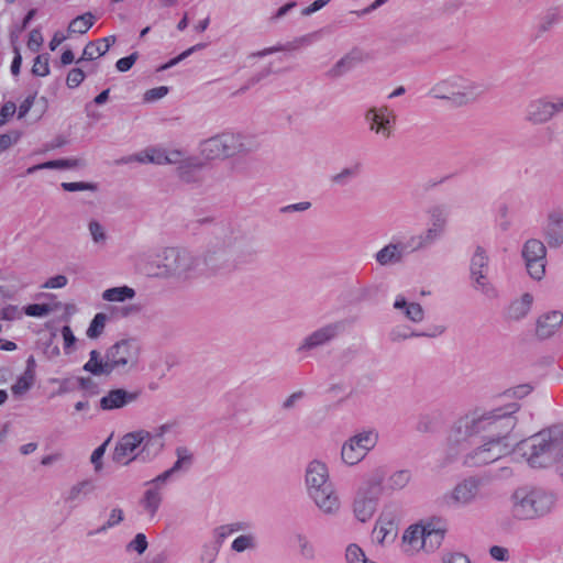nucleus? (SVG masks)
Returning <instances> with one entry per match:
<instances>
[{
    "label": "nucleus",
    "mask_w": 563,
    "mask_h": 563,
    "mask_svg": "<svg viewBox=\"0 0 563 563\" xmlns=\"http://www.w3.org/2000/svg\"><path fill=\"white\" fill-rule=\"evenodd\" d=\"M176 461L173 466L155 477L156 483H168L174 476L187 473L194 464V452L184 445L175 449Z\"/></svg>",
    "instance_id": "b1692460"
},
{
    "label": "nucleus",
    "mask_w": 563,
    "mask_h": 563,
    "mask_svg": "<svg viewBox=\"0 0 563 563\" xmlns=\"http://www.w3.org/2000/svg\"><path fill=\"white\" fill-rule=\"evenodd\" d=\"M362 62L361 54L351 52L339 59L329 70L328 76L332 79L340 78L351 71L356 65Z\"/></svg>",
    "instance_id": "72a5a7b5"
},
{
    "label": "nucleus",
    "mask_w": 563,
    "mask_h": 563,
    "mask_svg": "<svg viewBox=\"0 0 563 563\" xmlns=\"http://www.w3.org/2000/svg\"><path fill=\"white\" fill-rule=\"evenodd\" d=\"M147 549V540L145 534L137 533L135 538L128 544V550H132L142 554Z\"/></svg>",
    "instance_id": "69168bd1"
},
{
    "label": "nucleus",
    "mask_w": 563,
    "mask_h": 563,
    "mask_svg": "<svg viewBox=\"0 0 563 563\" xmlns=\"http://www.w3.org/2000/svg\"><path fill=\"white\" fill-rule=\"evenodd\" d=\"M22 318V311L19 309L18 306L9 305L4 308L0 309V319L12 321L18 320Z\"/></svg>",
    "instance_id": "0e129e2a"
},
{
    "label": "nucleus",
    "mask_w": 563,
    "mask_h": 563,
    "mask_svg": "<svg viewBox=\"0 0 563 563\" xmlns=\"http://www.w3.org/2000/svg\"><path fill=\"white\" fill-rule=\"evenodd\" d=\"M485 90L482 82L453 76L433 85L429 93L435 99L448 100L455 106H464L475 101Z\"/></svg>",
    "instance_id": "1a4fd4ad"
},
{
    "label": "nucleus",
    "mask_w": 563,
    "mask_h": 563,
    "mask_svg": "<svg viewBox=\"0 0 563 563\" xmlns=\"http://www.w3.org/2000/svg\"><path fill=\"white\" fill-rule=\"evenodd\" d=\"M378 439V431L374 428L356 432L341 448L342 462L349 466L358 464L377 445Z\"/></svg>",
    "instance_id": "4468645a"
},
{
    "label": "nucleus",
    "mask_w": 563,
    "mask_h": 563,
    "mask_svg": "<svg viewBox=\"0 0 563 563\" xmlns=\"http://www.w3.org/2000/svg\"><path fill=\"white\" fill-rule=\"evenodd\" d=\"M175 422H166L153 431L140 429L124 434L115 444L112 460L121 465L132 461H152L161 454L165 446V435L173 431Z\"/></svg>",
    "instance_id": "f03ea898"
},
{
    "label": "nucleus",
    "mask_w": 563,
    "mask_h": 563,
    "mask_svg": "<svg viewBox=\"0 0 563 563\" xmlns=\"http://www.w3.org/2000/svg\"><path fill=\"white\" fill-rule=\"evenodd\" d=\"M168 93V87L159 86L152 88L144 93L143 100L145 102H154L164 98Z\"/></svg>",
    "instance_id": "e2e57ef3"
},
{
    "label": "nucleus",
    "mask_w": 563,
    "mask_h": 563,
    "mask_svg": "<svg viewBox=\"0 0 563 563\" xmlns=\"http://www.w3.org/2000/svg\"><path fill=\"white\" fill-rule=\"evenodd\" d=\"M166 484L167 483H156L155 478L145 483L147 488L140 500V505L150 518H154L162 504V489Z\"/></svg>",
    "instance_id": "bb28decb"
},
{
    "label": "nucleus",
    "mask_w": 563,
    "mask_h": 563,
    "mask_svg": "<svg viewBox=\"0 0 563 563\" xmlns=\"http://www.w3.org/2000/svg\"><path fill=\"white\" fill-rule=\"evenodd\" d=\"M30 285V280L24 275L15 273L7 274L0 279V296L11 299Z\"/></svg>",
    "instance_id": "c756f323"
},
{
    "label": "nucleus",
    "mask_w": 563,
    "mask_h": 563,
    "mask_svg": "<svg viewBox=\"0 0 563 563\" xmlns=\"http://www.w3.org/2000/svg\"><path fill=\"white\" fill-rule=\"evenodd\" d=\"M563 325V312L550 310L541 313L536 320V335L545 340L559 332Z\"/></svg>",
    "instance_id": "a878e982"
},
{
    "label": "nucleus",
    "mask_w": 563,
    "mask_h": 563,
    "mask_svg": "<svg viewBox=\"0 0 563 563\" xmlns=\"http://www.w3.org/2000/svg\"><path fill=\"white\" fill-rule=\"evenodd\" d=\"M260 141L251 133L225 131L200 143V154L209 161L247 155L260 148Z\"/></svg>",
    "instance_id": "0eeeda50"
},
{
    "label": "nucleus",
    "mask_w": 563,
    "mask_h": 563,
    "mask_svg": "<svg viewBox=\"0 0 563 563\" xmlns=\"http://www.w3.org/2000/svg\"><path fill=\"white\" fill-rule=\"evenodd\" d=\"M93 24V15L90 13L82 14L75 18L68 26V31L71 33H86Z\"/></svg>",
    "instance_id": "09e8293b"
},
{
    "label": "nucleus",
    "mask_w": 563,
    "mask_h": 563,
    "mask_svg": "<svg viewBox=\"0 0 563 563\" xmlns=\"http://www.w3.org/2000/svg\"><path fill=\"white\" fill-rule=\"evenodd\" d=\"M542 235L550 249L563 245V207L558 206L549 210L542 227Z\"/></svg>",
    "instance_id": "aec40b11"
},
{
    "label": "nucleus",
    "mask_w": 563,
    "mask_h": 563,
    "mask_svg": "<svg viewBox=\"0 0 563 563\" xmlns=\"http://www.w3.org/2000/svg\"><path fill=\"white\" fill-rule=\"evenodd\" d=\"M67 283L68 279L65 275H56L48 278L42 287L46 289H57L65 287Z\"/></svg>",
    "instance_id": "774afa93"
},
{
    "label": "nucleus",
    "mask_w": 563,
    "mask_h": 563,
    "mask_svg": "<svg viewBox=\"0 0 563 563\" xmlns=\"http://www.w3.org/2000/svg\"><path fill=\"white\" fill-rule=\"evenodd\" d=\"M141 356L142 344L140 341L135 338H125L110 345L103 357L98 351L92 350L84 369L96 376L112 373L126 375L139 369Z\"/></svg>",
    "instance_id": "7ed1b4c3"
},
{
    "label": "nucleus",
    "mask_w": 563,
    "mask_h": 563,
    "mask_svg": "<svg viewBox=\"0 0 563 563\" xmlns=\"http://www.w3.org/2000/svg\"><path fill=\"white\" fill-rule=\"evenodd\" d=\"M410 247L409 242L407 244L402 242L391 241L384 245L374 254V258L379 266L389 267L395 266L404 262L407 249Z\"/></svg>",
    "instance_id": "393cba45"
},
{
    "label": "nucleus",
    "mask_w": 563,
    "mask_h": 563,
    "mask_svg": "<svg viewBox=\"0 0 563 563\" xmlns=\"http://www.w3.org/2000/svg\"><path fill=\"white\" fill-rule=\"evenodd\" d=\"M298 554L305 561H313L317 558V549L310 538L302 533L298 532L294 537Z\"/></svg>",
    "instance_id": "58836bf2"
},
{
    "label": "nucleus",
    "mask_w": 563,
    "mask_h": 563,
    "mask_svg": "<svg viewBox=\"0 0 563 563\" xmlns=\"http://www.w3.org/2000/svg\"><path fill=\"white\" fill-rule=\"evenodd\" d=\"M87 229L93 245L104 247L108 242V233L103 224L96 219H91L87 223Z\"/></svg>",
    "instance_id": "37998d69"
},
{
    "label": "nucleus",
    "mask_w": 563,
    "mask_h": 563,
    "mask_svg": "<svg viewBox=\"0 0 563 563\" xmlns=\"http://www.w3.org/2000/svg\"><path fill=\"white\" fill-rule=\"evenodd\" d=\"M150 161L156 165H179L178 173L181 178H185V168L194 165L192 159L185 158L184 152L179 150L150 147Z\"/></svg>",
    "instance_id": "4be33fe9"
},
{
    "label": "nucleus",
    "mask_w": 563,
    "mask_h": 563,
    "mask_svg": "<svg viewBox=\"0 0 563 563\" xmlns=\"http://www.w3.org/2000/svg\"><path fill=\"white\" fill-rule=\"evenodd\" d=\"M393 309L398 311L407 321L421 323L424 320V309L419 302L409 301L404 295H397L393 302Z\"/></svg>",
    "instance_id": "cd10ccee"
},
{
    "label": "nucleus",
    "mask_w": 563,
    "mask_h": 563,
    "mask_svg": "<svg viewBox=\"0 0 563 563\" xmlns=\"http://www.w3.org/2000/svg\"><path fill=\"white\" fill-rule=\"evenodd\" d=\"M519 405L511 402L492 409H476L460 418L451 428L446 439L450 460H454L465 450L468 440L475 435L509 444L508 437L518 422L516 413Z\"/></svg>",
    "instance_id": "f257e3e1"
},
{
    "label": "nucleus",
    "mask_w": 563,
    "mask_h": 563,
    "mask_svg": "<svg viewBox=\"0 0 563 563\" xmlns=\"http://www.w3.org/2000/svg\"><path fill=\"white\" fill-rule=\"evenodd\" d=\"M420 332L412 331L409 325L399 324L394 327L389 333L388 338L393 343H399L410 338L422 336Z\"/></svg>",
    "instance_id": "a18cd8bd"
},
{
    "label": "nucleus",
    "mask_w": 563,
    "mask_h": 563,
    "mask_svg": "<svg viewBox=\"0 0 563 563\" xmlns=\"http://www.w3.org/2000/svg\"><path fill=\"white\" fill-rule=\"evenodd\" d=\"M397 534V529L394 527L385 526L379 519L376 521V526L373 530V536L378 543H384L388 538L394 539Z\"/></svg>",
    "instance_id": "603ef678"
},
{
    "label": "nucleus",
    "mask_w": 563,
    "mask_h": 563,
    "mask_svg": "<svg viewBox=\"0 0 563 563\" xmlns=\"http://www.w3.org/2000/svg\"><path fill=\"white\" fill-rule=\"evenodd\" d=\"M249 523L244 521H235L227 525H222L214 529L213 531V538L214 542L218 543L220 547L223 543V541L233 536L238 532H245L249 529Z\"/></svg>",
    "instance_id": "4c0bfd02"
},
{
    "label": "nucleus",
    "mask_w": 563,
    "mask_h": 563,
    "mask_svg": "<svg viewBox=\"0 0 563 563\" xmlns=\"http://www.w3.org/2000/svg\"><path fill=\"white\" fill-rule=\"evenodd\" d=\"M139 395V391H128L122 388L112 389L100 399V407L103 410L119 409L134 402Z\"/></svg>",
    "instance_id": "c85d7f7f"
},
{
    "label": "nucleus",
    "mask_w": 563,
    "mask_h": 563,
    "mask_svg": "<svg viewBox=\"0 0 563 563\" xmlns=\"http://www.w3.org/2000/svg\"><path fill=\"white\" fill-rule=\"evenodd\" d=\"M364 119L369 131L388 139L395 122V112L387 106L372 107L366 110Z\"/></svg>",
    "instance_id": "6ab92c4d"
},
{
    "label": "nucleus",
    "mask_w": 563,
    "mask_h": 563,
    "mask_svg": "<svg viewBox=\"0 0 563 563\" xmlns=\"http://www.w3.org/2000/svg\"><path fill=\"white\" fill-rule=\"evenodd\" d=\"M429 227L421 233L409 239L412 252H418L433 245L440 240L446 230L449 221V209L444 205L431 206L427 211Z\"/></svg>",
    "instance_id": "f8f14e48"
},
{
    "label": "nucleus",
    "mask_w": 563,
    "mask_h": 563,
    "mask_svg": "<svg viewBox=\"0 0 563 563\" xmlns=\"http://www.w3.org/2000/svg\"><path fill=\"white\" fill-rule=\"evenodd\" d=\"M255 254V249L243 238H235L227 245L210 246L199 256L202 275L220 273L238 262H249Z\"/></svg>",
    "instance_id": "6e6552de"
},
{
    "label": "nucleus",
    "mask_w": 563,
    "mask_h": 563,
    "mask_svg": "<svg viewBox=\"0 0 563 563\" xmlns=\"http://www.w3.org/2000/svg\"><path fill=\"white\" fill-rule=\"evenodd\" d=\"M32 73L41 77H45L49 74L48 57L46 55H38L35 58Z\"/></svg>",
    "instance_id": "6e6d98bb"
},
{
    "label": "nucleus",
    "mask_w": 563,
    "mask_h": 563,
    "mask_svg": "<svg viewBox=\"0 0 563 563\" xmlns=\"http://www.w3.org/2000/svg\"><path fill=\"white\" fill-rule=\"evenodd\" d=\"M43 44V36L40 30L34 29L30 32L27 47L32 52H37Z\"/></svg>",
    "instance_id": "338daca9"
},
{
    "label": "nucleus",
    "mask_w": 563,
    "mask_h": 563,
    "mask_svg": "<svg viewBox=\"0 0 563 563\" xmlns=\"http://www.w3.org/2000/svg\"><path fill=\"white\" fill-rule=\"evenodd\" d=\"M115 41L117 37L114 35H110L95 42H89L85 46L82 55L77 60V64L84 60H93L100 56H103L109 51V48L115 43Z\"/></svg>",
    "instance_id": "2f4dec72"
},
{
    "label": "nucleus",
    "mask_w": 563,
    "mask_h": 563,
    "mask_svg": "<svg viewBox=\"0 0 563 563\" xmlns=\"http://www.w3.org/2000/svg\"><path fill=\"white\" fill-rule=\"evenodd\" d=\"M515 450L531 467H548L562 460L563 431L558 427L542 430L518 442Z\"/></svg>",
    "instance_id": "39448f33"
},
{
    "label": "nucleus",
    "mask_w": 563,
    "mask_h": 563,
    "mask_svg": "<svg viewBox=\"0 0 563 563\" xmlns=\"http://www.w3.org/2000/svg\"><path fill=\"white\" fill-rule=\"evenodd\" d=\"M257 547L256 537L253 532H246L236 537L232 544L231 550L236 553H242L244 551L255 550Z\"/></svg>",
    "instance_id": "c03bdc74"
},
{
    "label": "nucleus",
    "mask_w": 563,
    "mask_h": 563,
    "mask_svg": "<svg viewBox=\"0 0 563 563\" xmlns=\"http://www.w3.org/2000/svg\"><path fill=\"white\" fill-rule=\"evenodd\" d=\"M53 311L52 307L46 303H33L24 308V313L30 317L43 318Z\"/></svg>",
    "instance_id": "5fc2aeb1"
},
{
    "label": "nucleus",
    "mask_w": 563,
    "mask_h": 563,
    "mask_svg": "<svg viewBox=\"0 0 563 563\" xmlns=\"http://www.w3.org/2000/svg\"><path fill=\"white\" fill-rule=\"evenodd\" d=\"M60 332L63 336L64 351L66 354H70L74 351L77 339L68 325H64Z\"/></svg>",
    "instance_id": "4d7b16f0"
},
{
    "label": "nucleus",
    "mask_w": 563,
    "mask_h": 563,
    "mask_svg": "<svg viewBox=\"0 0 563 563\" xmlns=\"http://www.w3.org/2000/svg\"><path fill=\"white\" fill-rule=\"evenodd\" d=\"M123 519H124L123 510L119 507H115V508L111 509L107 521L102 526H100L95 531V533H103V532L108 531L109 529L121 523L123 521ZM89 534L91 536V534H93V532H89Z\"/></svg>",
    "instance_id": "8fccbe9b"
},
{
    "label": "nucleus",
    "mask_w": 563,
    "mask_h": 563,
    "mask_svg": "<svg viewBox=\"0 0 563 563\" xmlns=\"http://www.w3.org/2000/svg\"><path fill=\"white\" fill-rule=\"evenodd\" d=\"M510 516L517 521H532L552 514L556 495L543 487L522 485L512 490L508 500Z\"/></svg>",
    "instance_id": "20e7f679"
},
{
    "label": "nucleus",
    "mask_w": 563,
    "mask_h": 563,
    "mask_svg": "<svg viewBox=\"0 0 563 563\" xmlns=\"http://www.w3.org/2000/svg\"><path fill=\"white\" fill-rule=\"evenodd\" d=\"M482 486L483 481L478 476L464 477L439 498V504L449 509L468 507L481 497Z\"/></svg>",
    "instance_id": "ddd939ff"
},
{
    "label": "nucleus",
    "mask_w": 563,
    "mask_h": 563,
    "mask_svg": "<svg viewBox=\"0 0 563 563\" xmlns=\"http://www.w3.org/2000/svg\"><path fill=\"white\" fill-rule=\"evenodd\" d=\"M60 186H62V188L65 191H70V192H74V191H85V190L95 191L97 189L95 184L84 183V181L62 183Z\"/></svg>",
    "instance_id": "680f3d73"
},
{
    "label": "nucleus",
    "mask_w": 563,
    "mask_h": 563,
    "mask_svg": "<svg viewBox=\"0 0 563 563\" xmlns=\"http://www.w3.org/2000/svg\"><path fill=\"white\" fill-rule=\"evenodd\" d=\"M220 545L213 542H207L201 547L199 563H216L219 555Z\"/></svg>",
    "instance_id": "3c124183"
},
{
    "label": "nucleus",
    "mask_w": 563,
    "mask_h": 563,
    "mask_svg": "<svg viewBox=\"0 0 563 563\" xmlns=\"http://www.w3.org/2000/svg\"><path fill=\"white\" fill-rule=\"evenodd\" d=\"M200 257L184 247H166L158 256L155 276L186 283L202 275Z\"/></svg>",
    "instance_id": "423d86ee"
},
{
    "label": "nucleus",
    "mask_w": 563,
    "mask_h": 563,
    "mask_svg": "<svg viewBox=\"0 0 563 563\" xmlns=\"http://www.w3.org/2000/svg\"><path fill=\"white\" fill-rule=\"evenodd\" d=\"M331 484L333 482L331 481L328 464L318 459L311 460L305 470L306 494Z\"/></svg>",
    "instance_id": "412c9836"
},
{
    "label": "nucleus",
    "mask_w": 563,
    "mask_h": 563,
    "mask_svg": "<svg viewBox=\"0 0 563 563\" xmlns=\"http://www.w3.org/2000/svg\"><path fill=\"white\" fill-rule=\"evenodd\" d=\"M489 275V255L485 247L477 245L470 262V277Z\"/></svg>",
    "instance_id": "c9c22d12"
},
{
    "label": "nucleus",
    "mask_w": 563,
    "mask_h": 563,
    "mask_svg": "<svg viewBox=\"0 0 563 563\" xmlns=\"http://www.w3.org/2000/svg\"><path fill=\"white\" fill-rule=\"evenodd\" d=\"M521 256L529 276L537 282L542 280L547 267L545 244L539 239H529L522 245Z\"/></svg>",
    "instance_id": "dca6fc26"
},
{
    "label": "nucleus",
    "mask_w": 563,
    "mask_h": 563,
    "mask_svg": "<svg viewBox=\"0 0 563 563\" xmlns=\"http://www.w3.org/2000/svg\"><path fill=\"white\" fill-rule=\"evenodd\" d=\"M35 360L30 356L26 361L24 373L18 378L15 384L12 385V393L16 396L25 394L35 382Z\"/></svg>",
    "instance_id": "f704fd0d"
},
{
    "label": "nucleus",
    "mask_w": 563,
    "mask_h": 563,
    "mask_svg": "<svg viewBox=\"0 0 563 563\" xmlns=\"http://www.w3.org/2000/svg\"><path fill=\"white\" fill-rule=\"evenodd\" d=\"M307 496L322 516L327 518L340 516L343 505L334 483L309 492Z\"/></svg>",
    "instance_id": "f3484780"
},
{
    "label": "nucleus",
    "mask_w": 563,
    "mask_h": 563,
    "mask_svg": "<svg viewBox=\"0 0 563 563\" xmlns=\"http://www.w3.org/2000/svg\"><path fill=\"white\" fill-rule=\"evenodd\" d=\"M108 441H106L103 444L99 445L97 449H95L90 455V462L93 464L95 472H100L102 470V457L106 453Z\"/></svg>",
    "instance_id": "052dcab7"
},
{
    "label": "nucleus",
    "mask_w": 563,
    "mask_h": 563,
    "mask_svg": "<svg viewBox=\"0 0 563 563\" xmlns=\"http://www.w3.org/2000/svg\"><path fill=\"white\" fill-rule=\"evenodd\" d=\"M563 111V97L555 101L536 99L528 103L525 111V120L531 124H543L550 121L555 113Z\"/></svg>",
    "instance_id": "a211bd4d"
},
{
    "label": "nucleus",
    "mask_w": 563,
    "mask_h": 563,
    "mask_svg": "<svg viewBox=\"0 0 563 563\" xmlns=\"http://www.w3.org/2000/svg\"><path fill=\"white\" fill-rule=\"evenodd\" d=\"M473 289L488 299H494L498 296V291L494 284L489 280L488 275H479L470 277Z\"/></svg>",
    "instance_id": "a19ab883"
},
{
    "label": "nucleus",
    "mask_w": 563,
    "mask_h": 563,
    "mask_svg": "<svg viewBox=\"0 0 563 563\" xmlns=\"http://www.w3.org/2000/svg\"><path fill=\"white\" fill-rule=\"evenodd\" d=\"M533 296L529 292H525L519 298L511 301L507 309V317L510 320L519 321L526 318L532 307Z\"/></svg>",
    "instance_id": "473e14b6"
},
{
    "label": "nucleus",
    "mask_w": 563,
    "mask_h": 563,
    "mask_svg": "<svg viewBox=\"0 0 563 563\" xmlns=\"http://www.w3.org/2000/svg\"><path fill=\"white\" fill-rule=\"evenodd\" d=\"M205 44H196L191 47H189L188 49L184 51L181 54H179L177 57L170 59L168 63L162 65L158 70L159 71H163V70H167L174 66H176L178 63H180L181 60H184L185 58H187L188 56H190L192 53H195L196 51H199V49H202L205 48Z\"/></svg>",
    "instance_id": "864d4df0"
},
{
    "label": "nucleus",
    "mask_w": 563,
    "mask_h": 563,
    "mask_svg": "<svg viewBox=\"0 0 563 563\" xmlns=\"http://www.w3.org/2000/svg\"><path fill=\"white\" fill-rule=\"evenodd\" d=\"M378 519L385 526H389V528L394 527L397 529L400 521L398 508L393 504L385 505Z\"/></svg>",
    "instance_id": "de8ad7c7"
},
{
    "label": "nucleus",
    "mask_w": 563,
    "mask_h": 563,
    "mask_svg": "<svg viewBox=\"0 0 563 563\" xmlns=\"http://www.w3.org/2000/svg\"><path fill=\"white\" fill-rule=\"evenodd\" d=\"M108 320L109 317L106 313L98 312L91 320L86 331V335L89 339H98L103 333Z\"/></svg>",
    "instance_id": "49530a36"
},
{
    "label": "nucleus",
    "mask_w": 563,
    "mask_h": 563,
    "mask_svg": "<svg viewBox=\"0 0 563 563\" xmlns=\"http://www.w3.org/2000/svg\"><path fill=\"white\" fill-rule=\"evenodd\" d=\"M101 297L109 302H124L135 297V290L126 285L112 287L103 290Z\"/></svg>",
    "instance_id": "ea45409f"
},
{
    "label": "nucleus",
    "mask_w": 563,
    "mask_h": 563,
    "mask_svg": "<svg viewBox=\"0 0 563 563\" xmlns=\"http://www.w3.org/2000/svg\"><path fill=\"white\" fill-rule=\"evenodd\" d=\"M85 77L86 74L81 68H73L68 71L66 85L68 88H76L84 81Z\"/></svg>",
    "instance_id": "13d9d810"
},
{
    "label": "nucleus",
    "mask_w": 563,
    "mask_h": 563,
    "mask_svg": "<svg viewBox=\"0 0 563 563\" xmlns=\"http://www.w3.org/2000/svg\"><path fill=\"white\" fill-rule=\"evenodd\" d=\"M445 532L444 527H437L432 522L411 525L402 534L404 552L408 555L432 553L442 544Z\"/></svg>",
    "instance_id": "9d476101"
},
{
    "label": "nucleus",
    "mask_w": 563,
    "mask_h": 563,
    "mask_svg": "<svg viewBox=\"0 0 563 563\" xmlns=\"http://www.w3.org/2000/svg\"><path fill=\"white\" fill-rule=\"evenodd\" d=\"M385 479V472L377 468L372 472L362 486L357 489L352 504V511L360 522L369 521L378 505L382 495V483Z\"/></svg>",
    "instance_id": "9b49d317"
},
{
    "label": "nucleus",
    "mask_w": 563,
    "mask_h": 563,
    "mask_svg": "<svg viewBox=\"0 0 563 563\" xmlns=\"http://www.w3.org/2000/svg\"><path fill=\"white\" fill-rule=\"evenodd\" d=\"M361 173V164H354L342 168L339 173L330 177V183L334 186H347L352 179L356 178Z\"/></svg>",
    "instance_id": "79ce46f5"
},
{
    "label": "nucleus",
    "mask_w": 563,
    "mask_h": 563,
    "mask_svg": "<svg viewBox=\"0 0 563 563\" xmlns=\"http://www.w3.org/2000/svg\"><path fill=\"white\" fill-rule=\"evenodd\" d=\"M97 486L92 479L86 478L75 483L67 492L65 500L67 503L79 501L82 498L91 495L96 490Z\"/></svg>",
    "instance_id": "e433bc0d"
},
{
    "label": "nucleus",
    "mask_w": 563,
    "mask_h": 563,
    "mask_svg": "<svg viewBox=\"0 0 563 563\" xmlns=\"http://www.w3.org/2000/svg\"><path fill=\"white\" fill-rule=\"evenodd\" d=\"M412 481V473L410 470H397L388 475L382 483V494H394L405 489Z\"/></svg>",
    "instance_id": "7c9ffc66"
},
{
    "label": "nucleus",
    "mask_w": 563,
    "mask_h": 563,
    "mask_svg": "<svg viewBox=\"0 0 563 563\" xmlns=\"http://www.w3.org/2000/svg\"><path fill=\"white\" fill-rule=\"evenodd\" d=\"M133 162H136V163H140V164H148V163H151V161H150V148H146L145 151L136 153V154H132V155L122 157L119 161H117V164H130V163H133Z\"/></svg>",
    "instance_id": "bf43d9fd"
},
{
    "label": "nucleus",
    "mask_w": 563,
    "mask_h": 563,
    "mask_svg": "<svg viewBox=\"0 0 563 563\" xmlns=\"http://www.w3.org/2000/svg\"><path fill=\"white\" fill-rule=\"evenodd\" d=\"M342 330L341 322L325 324L306 336L298 351H309L322 346L336 338Z\"/></svg>",
    "instance_id": "5701e85b"
},
{
    "label": "nucleus",
    "mask_w": 563,
    "mask_h": 563,
    "mask_svg": "<svg viewBox=\"0 0 563 563\" xmlns=\"http://www.w3.org/2000/svg\"><path fill=\"white\" fill-rule=\"evenodd\" d=\"M512 451L510 444H501L498 440L485 439L484 443L468 451L463 456V465L466 467H481L498 461Z\"/></svg>",
    "instance_id": "2eb2a0df"
}]
</instances>
